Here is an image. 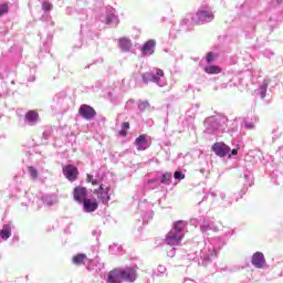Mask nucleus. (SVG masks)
Returning a JSON list of instances; mask_svg holds the SVG:
<instances>
[{"instance_id": "nucleus-32", "label": "nucleus", "mask_w": 283, "mask_h": 283, "mask_svg": "<svg viewBox=\"0 0 283 283\" xmlns=\"http://www.w3.org/2000/svg\"><path fill=\"white\" fill-rule=\"evenodd\" d=\"M245 129H255V124L251 122H245Z\"/></svg>"}, {"instance_id": "nucleus-28", "label": "nucleus", "mask_w": 283, "mask_h": 283, "mask_svg": "<svg viewBox=\"0 0 283 283\" xmlns=\"http://www.w3.org/2000/svg\"><path fill=\"white\" fill-rule=\"evenodd\" d=\"M174 178H176V180H185V174L177 170L175 171Z\"/></svg>"}, {"instance_id": "nucleus-31", "label": "nucleus", "mask_w": 283, "mask_h": 283, "mask_svg": "<svg viewBox=\"0 0 283 283\" xmlns=\"http://www.w3.org/2000/svg\"><path fill=\"white\" fill-rule=\"evenodd\" d=\"M201 231H203V233H207V231H211V227L209 226V223H205L203 226H201Z\"/></svg>"}, {"instance_id": "nucleus-5", "label": "nucleus", "mask_w": 283, "mask_h": 283, "mask_svg": "<svg viewBox=\"0 0 283 283\" xmlns=\"http://www.w3.org/2000/svg\"><path fill=\"white\" fill-rule=\"evenodd\" d=\"M87 196H88L87 188L83 186H76L73 189V200H75V202H78V205H83Z\"/></svg>"}, {"instance_id": "nucleus-13", "label": "nucleus", "mask_w": 283, "mask_h": 283, "mask_svg": "<svg viewBox=\"0 0 283 283\" xmlns=\"http://www.w3.org/2000/svg\"><path fill=\"white\" fill-rule=\"evenodd\" d=\"M135 145H136L138 151H145V149H147V147H148L147 135H139L135 140Z\"/></svg>"}, {"instance_id": "nucleus-23", "label": "nucleus", "mask_w": 283, "mask_h": 283, "mask_svg": "<svg viewBox=\"0 0 283 283\" xmlns=\"http://www.w3.org/2000/svg\"><path fill=\"white\" fill-rule=\"evenodd\" d=\"M169 180H171V174L165 172L161 177V184L165 185V182H169Z\"/></svg>"}, {"instance_id": "nucleus-4", "label": "nucleus", "mask_w": 283, "mask_h": 283, "mask_svg": "<svg viewBox=\"0 0 283 283\" xmlns=\"http://www.w3.org/2000/svg\"><path fill=\"white\" fill-rule=\"evenodd\" d=\"M185 239V234H178L177 232H174L170 230L165 239L166 244L169 247H178L180 245V242Z\"/></svg>"}, {"instance_id": "nucleus-16", "label": "nucleus", "mask_w": 283, "mask_h": 283, "mask_svg": "<svg viewBox=\"0 0 283 283\" xmlns=\"http://www.w3.org/2000/svg\"><path fill=\"white\" fill-rule=\"evenodd\" d=\"M154 48H156V41L155 40H148L143 49L142 52L143 54H154Z\"/></svg>"}, {"instance_id": "nucleus-12", "label": "nucleus", "mask_w": 283, "mask_h": 283, "mask_svg": "<svg viewBox=\"0 0 283 283\" xmlns=\"http://www.w3.org/2000/svg\"><path fill=\"white\" fill-rule=\"evenodd\" d=\"M197 17L199 21H206L207 23H211V21L214 19L213 12L211 11H198Z\"/></svg>"}, {"instance_id": "nucleus-6", "label": "nucleus", "mask_w": 283, "mask_h": 283, "mask_svg": "<svg viewBox=\"0 0 283 283\" xmlns=\"http://www.w3.org/2000/svg\"><path fill=\"white\" fill-rule=\"evenodd\" d=\"M63 174L66 180H70V182H74L75 180H78V168H76V166L74 165L64 166Z\"/></svg>"}, {"instance_id": "nucleus-24", "label": "nucleus", "mask_w": 283, "mask_h": 283, "mask_svg": "<svg viewBox=\"0 0 283 283\" xmlns=\"http://www.w3.org/2000/svg\"><path fill=\"white\" fill-rule=\"evenodd\" d=\"M87 181L91 182V185L93 187H96V185H98L101 182V181L94 179V176H92V175H87Z\"/></svg>"}, {"instance_id": "nucleus-11", "label": "nucleus", "mask_w": 283, "mask_h": 283, "mask_svg": "<svg viewBox=\"0 0 283 283\" xmlns=\"http://www.w3.org/2000/svg\"><path fill=\"white\" fill-rule=\"evenodd\" d=\"M106 282L107 283H120V282H123L122 274H120V268L113 269L108 273Z\"/></svg>"}, {"instance_id": "nucleus-8", "label": "nucleus", "mask_w": 283, "mask_h": 283, "mask_svg": "<svg viewBox=\"0 0 283 283\" xmlns=\"http://www.w3.org/2000/svg\"><path fill=\"white\" fill-rule=\"evenodd\" d=\"M120 274H122V280H124L125 282H129V283L136 282L137 274L134 268H126V269L120 268Z\"/></svg>"}, {"instance_id": "nucleus-30", "label": "nucleus", "mask_w": 283, "mask_h": 283, "mask_svg": "<svg viewBox=\"0 0 283 283\" xmlns=\"http://www.w3.org/2000/svg\"><path fill=\"white\" fill-rule=\"evenodd\" d=\"M114 18H115L114 14H108L105 20L106 25H109V23L114 21Z\"/></svg>"}, {"instance_id": "nucleus-25", "label": "nucleus", "mask_w": 283, "mask_h": 283, "mask_svg": "<svg viewBox=\"0 0 283 283\" xmlns=\"http://www.w3.org/2000/svg\"><path fill=\"white\" fill-rule=\"evenodd\" d=\"M42 10H44V12H50V10H52V3L45 1L42 3Z\"/></svg>"}, {"instance_id": "nucleus-9", "label": "nucleus", "mask_w": 283, "mask_h": 283, "mask_svg": "<svg viewBox=\"0 0 283 283\" xmlns=\"http://www.w3.org/2000/svg\"><path fill=\"white\" fill-rule=\"evenodd\" d=\"M85 213H94L98 209V201L85 198L82 202Z\"/></svg>"}, {"instance_id": "nucleus-27", "label": "nucleus", "mask_w": 283, "mask_h": 283, "mask_svg": "<svg viewBox=\"0 0 283 283\" xmlns=\"http://www.w3.org/2000/svg\"><path fill=\"white\" fill-rule=\"evenodd\" d=\"M3 14H8V4L0 6V17H3Z\"/></svg>"}, {"instance_id": "nucleus-15", "label": "nucleus", "mask_w": 283, "mask_h": 283, "mask_svg": "<svg viewBox=\"0 0 283 283\" xmlns=\"http://www.w3.org/2000/svg\"><path fill=\"white\" fill-rule=\"evenodd\" d=\"M118 44L123 52H129V50H132V40H129V38H120Z\"/></svg>"}, {"instance_id": "nucleus-21", "label": "nucleus", "mask_w": 283, "mask_h": 283, "mask_svg": "<svg viewBox=\"0 0 283 283\" xmlns=\"http://www.w3.org/2000/svg\"><path fill=\"white\" fill-rule=\"evenodd\" d=\"M29 174H30L31 178H34V180H36V178H39V170H36V168H34L33 166L29 167Z\"/></svg>"}, {"instance_id": "nucleus-3", "label": "nucleus", "mask_w": 283, "mask_h": 283, "mask_svg": "<svg viewBox=\"0 0 283 283\" xmlns=\"http://www.w3.org/2000/svg\"><path fill=\"white\" fill-rule=\"evenodd\" d=\"M165 76V71L157 69L156 74L147 72L143 74V81L144 83H160V78Z\"/></svg>"}, {"instance_id": "nucleus-35", "label": "nucleus", "mask_w": 283, "mask_h": 283, "mask_svg": "<svg viewBox=\"0 0 283 283\" xmlns=\"http://www.w3.org/2000/svg\"><path fill=\"white\" fill-rule=\"evenodd\" d=\"M231 154H232V156H238V149H232Z\"/></svg>"}, {"instance_id": "nucleus-17", "label": "nucleus", "mask_w": 283, "mask_h": 283, "mask_svg": "<svg viewBox=\"0 0 283 283\" xmlns=\"http://www.w3.org/2000/svg\"><path fill=\"white\" fill-rule=\"evenodd\" d=\"M85 260H87V254L85 253H78L72 258V262L75 266H83V264H85Z\"/></svg>"}, {"instance_id": "nucleus-36", "label": "nucleus", "mask_w": 283, "mask_h": 283, "mask_svg": "<svg viewBox=\"0 0 283 283\" xmlns=\"http://www.w3.org/2000/svg\"><path fill=\"white\" fill-rule=\"evenodd\" d=\"M281 0H277V2L280 3Z\"/></svg>"}, {"instance_id": "nucleus-14", "label": "nucleus", "mask_w": 283, "mask_h": 283, "mask_svg": "<svg viewBox=\"0 0 283 283\" xmlns=\"http://www.w3.org/2000/svg\"><path fill=\"white\" fill-rule=\"evenodd\" d=\"M187 221H184V220H179V221H176L174 224H172V231L175 233H178V234H185V229H187Z\"/></svg>"}, {"instance_id": "nucleus-2", "label": "nucleus", "mask_w": 283, "mask_h": 283, "mask_svg": "<svg viewBox=\"0 0 283 283\" xmlns=\"http://www.w3.org/2000/svg\"><path fill=\"white\" fill-rule=\"evenodd\" d=\"M211 150L216 154V156H219L220 158H224L231 154V148L222 142L214 143L211 147Z\"/></svg>"}, {"instance_id": "nucleus-18", "label": "nucleus", "mask_w": 283, "mask_h": 283, "mask_svg": "<svg viewBox=\"0 0 283 283\" xmlns=\"http://www.w3.org/2000/svg\"><path fill=\"white\" fill-rule=\"evenodd\" d=\"M24 118L28 123H36L39 120V113L36 111H29Z\"/></svg>"}, {"instance_id": "nucleus-33", "label": "nucleus", "mask_w": 283, "mask_h": 283, "mask_svg": "<svg viewBox=\"0 0 283 283\" xmlns=\"http://www.w3.org/2000/svg\"><path fill=\"white\" fill-rule=\"evenodd\" d=\"M123 129H129V122H125L122 125Z\"/></svg>"}, {"instance_id": "nucleus-7", "label": "nucleus", "mask_w": 283, "mask_h": 283, "mask_svg": "<svg viewBox=\"0 0 283 283\" xmlns=\"http://www.w3.org/2000/svg\"><path fill=\"white\" fill-rule=\"evenodd\" d=\"M78 114L80 116H82V118H85L86 120H92V118L96 116V111L94 109V107L87 104H83L78 109Z\"/></svg>"}, {"instance_id": "nucleus-10", "label": "nucleus", "mask_w": 283, "mask_h": 283, "mask_svg": "<svg viewBox=\"0 0 283 283\" xmlns=\"http://www.w3.org/2000/svg\"><path fill=\"white\" fill-rule=\"evenodd\" d=\"M252 264L256 269H264L266 266V259L262 252H256L252 255Z\"/></svg>"}, {"instance_id": "nucleus-29", "label": "nucleus", "mask_w": 283, "mask_h": 283, "mask_svg": "<svg viewBox=\"0 0 283 283\" xmlns=\"http://www.w3.org/2000/svg\"><path fill=\"white\" fill-rule=\"evenodd\" d=\"M206 61L208 64L213 63V53L212 52L207 53Z\"/></svg>"}, {"instance_id": "nucleus-1", "label": "nucleus", "mask_w": 283, "mask_h": 283, "mask_svg": "<svg viewBox=\"0 0 283 283\" xmlns=\"http://www.w3.org/2000/svg\"><path fill=\"white\" fill-rule=\"evenodd\" d=\"M109 191H112V187L101 184L98 188L93 190V193L97 196L99 202H102L103 205H107V202L112 200Z\"/></svg>"}, {"instance_id": "nucleus-19", "label": "nucleus", "mask_w": 283, "mask_h": 283, "mask_svg": "<svg viewBox=\"0 0 283 283\" xmlns=\"http://www.w3.org/2000/svg\"><path fill=\"white\" fill-rule=\"evenodd\" d=\"M10 235H12V229L10 226H3L2 230L0 231V238H2V240H8Z\"/></svg>"}, {"instance_id": "nucleus-20", "label": "nucleus", "mask_w": 283, "mask_h": 283, "mask_svg": "<svg viewBox=\"0 0 283 283\" xmlns=\"http://www.w3.org/2000/svg\"><path fill=\"white\" fill-rule=\"evenodd\" d=\"M203 71L206 72V74H220V72H222V69H220V66L210 65L206 66Z\"/></svg>"}, {"instance_id": "nucleus-34", "label": "nucleus", "mask_w": 283, "mask_h": 283, "mask_svg": "<svg viewBox=\"0 0 283 283\" xmlns=\"http://www.w3.org/2000/svg\"><path fill=\"white\" fill-rule=\"evenodd\" d=\"M119 136H127V132L123 128L119 130Z\"/></svg>"}, {"instance_id": "nucleus-26", "label": "nucleus", "mask_w": 283, "mask_h": 283, "mask_svg": "<svg viewBox=\"0 0 283 283\" xmlns=\"http://www.w3.org/2000/svg\"><path fill=\"white\" fill-rule=\"evenodd\" d=\"M138 108L143 112L145 109H149V102H140Z\"/></svg>"}, {"instance_id": "nucleus-22", "label": "nucleus", "mask_w": 283, "mask_h": 283, "mask_svg": "<svg viewBox=\"0 0 283 283\" xmlns=\"http://www.w3.org/2000/svg\"><path fill=\"white\" fill-rule=\"evenodd\" d=\"M269 85L268 84H263L260 86V95L261 98H266V90H268Z\"/></svg>"}]
</instances>
